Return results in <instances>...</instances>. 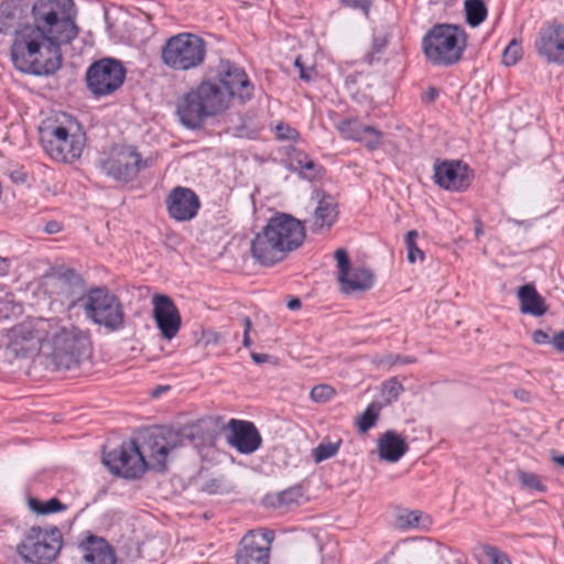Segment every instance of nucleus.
<instances>
[{"label": "nucleus", "instance_id": "15", "mask_svg": "<svg viewBox=\"0 0 564 564\" xmlns=\"http://www.w3.org/2000/svg\"><path fill=\"white\" fill-rule=\"evenodd\" d=\"M433 170L435 183L446 191L463 192L473 180L469 166L460 160L436 161Z\"/></svg>", "mask_w": 564, "mask_h": 564}, {"label": "nucleus", "instance_id": "11", "mask_svg": "<svg viewBox=\"0 0 564 564\" xmlns=\"http://www.w3.org/2000/svg\"><path fill=\"white\" fill-rule=\"evenodd\" d=\"M124 78L126 68L115 58H101L86 72L87 87L95 96L111 95L122 86Z\"/></svg>", "mask_w": 564, "mask_h": 564}, {"label": "nucleus", "instance_id": "35", "mask_svg": "<svg viewBox=\"0 0 564 564\" xmlns=\"http://www.w3.org/2000/svg\"><path fill=\"white\" fill-rule=\"evenodd\" d=\"M341 441L337 442H322L312 451V456L315 463H322L328 458L334 457L339 448Z\"/></svg>", "mask_w": 564, "mask_h": 564}, {"label": "nucleus", "instance_id": "63", "mask_svg": "<svg viewBox=\"0 0 564 564\" xmlns=\"http://www.w3.org/2000/svg\"><path fill=\"white\" fill-rule=\"evenodd\" d=\"M166 389H167V387H161L160 391H163V390H166Z\"/></svg>", "mask_w": 564, "mask_h": 564}, {"label": "nucleus", "instance_id": "9", "mask_svg": "<svg viewBox=\"0 0 564 564\" xmlns=\"http://www.w3.org/2000/svg\"><path fill=\"white\" fill-rule=\"evenodd\" d=\"M205 42L192 33L170 37L162 47L163 63L174 70H188L199 66L205 58Z\"/></svg>", "mask_w": 564, "mask_h": 564}, {"label": "nucleus", "instance_id": "47", "mask_svg": "<svg viewBox=\"0 0 564 564\" xmlns=\"http://www.w3.org/2000/svg\"><path fill=\"white\" fill-rule=\"evenodd\" d=\"M341 4L347 8L359 9L365 15H368L372 0H341Z\"/></svg>", "mask_w": 564, "mask_h": 564}, {"label": "nucleus", "instance_id": "42", "mask_svg": "<svg viewBox=\"0 0 564 564\" xmlns=\"http://www.w3.org/2000/svg\"><path fill=\"white\" fill-rule=\"evenodd\" d=\"M335 259L337 261V280H344L348 271H350V261L347 251L341 248L337 249L335 251Z\"/></svg>", "mask_w": 564, "mask_h": 564}, {"label": "nucleus", "instance_id": "16", "mask_svg": "<svg viewBox=\"0 0 564 564\" xmlns=\"http://www.w3.org/2000/svg\"><path fill=\"white\" fill-rule=\"evenodd\" d=\"M534 47L539 56L550 64L564 65V25L549 23L536 35Z\"/></svg>", "mask_w": 564, "mask_h": 564}, {"label": "nucleus", "instance_id": "7", "mask_svg": "<svg viewBox=\"0 0 564 564\" xmlns=\"http://www.w3.org/2000/svg\"><path fill=\"white\" fill-rule=\"evenodd\" d=\"M85 316L108 332L124 327L126 314L120 299L105 286L91 288L80 299Z\"/></svg>", "mask_w": 564, "mask_h": 564}, {"label": "nucleus", "instance_id": "21", "mask_svg": "<svg viewBox=\"0 0 564 564\" xmlns=\"http://www.w3.org/2000/svg\"><path fill=\"white\" fill-rule=\"evenodd\" d=\"M196 91L208 117L226 110L232 99L230 93L219 82H203Z\"/></svg>", "mask_w": 564, "mask_h": 564}, {"label": "nucleus", "instance_id": "26", "mask_svg": "<svg viewBox=\"0 0 564 564\" xmlns=\"http://www.w3.org/2000/svg\"><path fill=\"white\" fill-rule=\"evenodd\" d=\"M517 294L520 302V312L522 314L540 317L547 312L545 300L532 284L520 286Z\"/></svg>", "mask_w": 564, "mask_h": 564}, {"label": "nucleus", "instance_id": "22", "mask_svg": "<svg viewBox=\"0 0 564 564\" xmlns=\"http://www.w3.org/2000/svg\"><path fill=\"white\" fill-rule=\"evenodd\" d=\"M176 113L181 122L191 129L199 127L208 117L196 89L191 90L177 102Z\"/></svg>", "mask_w": 564, "mask_h": 564}, {"label": "nucleus", "instance_id": "55", "mask_svg": "<svg viewBox=\"0 0 564 564\" xmlns=\"http://www.w3.org/2000/svg\"><path fill=\"white\" fill-rule=\"evenodd\" d=\"M417 237H419V234L416 230L408 231V234L405 236V245L415 243Z\"/></svg>", "mask_w": 564, "mask_h": 564}, {"label": "nucleus", "instance_id": "33", "mask_svg": "<svg viewBox=\"0 0 564 564\" xmlns=\"http://www.w3.org/2000/svg\"><path fill=\"white\" fill-rule=\"evenodd\" d=\"M416 359L411 356H403L400 354H386V355H376L372 357L371 362L378 367L383 369H391L397 365H409L414 364Z\"/></svg>", "mask_w": 564, "mask_h": 564}, {"label": "nucleus", "instance_id": "48", "mask_svg": "<svg viewBox=\"0 0 564 564\" xmlns=\"http://www.w3.org/2000/svg\"><path fill=\"white\" fill-rule=\"evenodd\" d=\"M408 250V260L414 263L416 260H424V252L415 243L405 245Z\"/></svg>", "mask_w": 564, "mask_h": 564}, {"label": "nucleus", "instance_id": "3", "mask_svg": "<svg viewBox=\"0 0 564 564\" xmlns=\"http://www.w3.org/2000/svg\"><path fill=\"white\" fill-rule=\"evenodd\" d=\"M32 14L34 22L43 29L45 37L59 48L62 44H69L78 35L73 0H36Z\"/></svg>", "mask_w": 564, "mask_h": 564}, {"label": "nucleus", "instance_id": "44", "mask_svg": "<svg viewBox=\"0 0 564 564\" xmlns=\"http://www.w3.org/2000/svg\"><path fill=\"white\" fill-rule=\"evenodd\" d=\"M335 394L334 388L328 384H317L311 390V398L318 403L329 401Z\"/></svg>", "mask_w": 564, "mask_h": 564}, {"label": "nucleus", "instance_id": "56", "mask_svg": "<svg viewBox=\"0 0 564 564\" xmlns=\"http://www.w3.org/2000/svg\"><path fill=\"white\" fill-rule=\"evenodd\" d=\"M9 271V263L7 259L0 257V275L7 274Z\"/></svg>", "mask_w": 564, "mask_h": 564}, {"label": "nucleus", "instance_id": "51", "mask_svg": "<svg viewBox=\"0 0 564 564\" xmlns=\"http://www.w3.org/2000/svg\"><path fill=\"white\" fill-rule=\"evenodd\" d=\"M553 347L561 352H564V330L555 334L551 339Z\"/></svg>", "mask_w": 564, "mask_h": 564}, {"label": "nucleus", "instance_id": "5", "mask_svg": "<svg viewBox=\"0 0 564 564\" xmlns=\"http://www.w3.org/2000/svg\"><path fill=\"white\" fill-rule=\"evenodd\" d=\"M466 44L464 29L448 23L435 24L422 39L425 57L436 66H451L459 62Z\"/></svg>", "mask_w": 564, "mask_h": 564}, {"label": "nucleus", "instance_id": "14", "mask_svg": "<svg viewBox=\"0 0 564 564\" xmlns=\"http://www.w3.org/2000/svg\"><path fill=\"white\" fill-rule=\"evenodd\" d=\"M274 534L270 530H251L240 541L236 564H269Z\"/></svg>", "mask_w": 564, "mask_h": 564}, {"label": "nucleus", "instance_id": "54", "mask_svg": "<svg viewBox=\"0 0 564 564\" xmlns=\"http://www.w3.org/2000/svg\"><path fill=\"white\" fill-rule=\"evenodd\" d=\"M251 358L256 364H263L268 361L269 355L267 354H258V352H251Z\"/></svg>", "mask_w": 564, "mask_h": 564}, {"label": "nucleus", "instance_id": "12", "mask_svg": "<svg viewBox=\"0 0 564 564\" xmlns=\"http://www.w3.org/2000/svg\"><path fill=\"white\" fill-rule=\"evenodd\" d=\"M102 459L113 474L128 479L140 478L148 468V463L135 441L123 443L120 447L104 453Z\"/></svg>", "mask_w": 564, "mask_h": 564}, {"label": "nucleus", "instance_id": "29", "mask_svg": "<svg viewBox=\"0 0 564 564\" xmlns=\"http://www.w3.org/2000/svg\"><path fill=\"white\" fill-rule=\"evenodd\" d=\"M20 9L13 1H3L0 4V33L7 34L19 23Z\"/></svg>", "mask_w": 564, "mask_h": 564}, {"label": "nucleus", "instance_id": "1", "mask_svg": "<svg viewBox=\"0 0 564 564\" xmlns=\"http://www.w3.org/2000/svg\"><path fill=\"white\" fill-rule=\"evenodd\" d=\"M11 59L21 73L47 76L62 66V50L53 45L36 22L25 24L14 32Z\"/></svg>", "mask_w": 564, "mask_h": 564}, {"label": "nucleus", "instance_id": "10", "mask_svg": "<svg viewBox=\"0 0 564 564\" xmlns=\"http://www.w3.org/2000/svg\"><path fill=\"white\" fill-rule=\"evenodd\" d=\"M62 543L63 536L58 528L32 527L17 550L26 562L48 564L55 560Z\"/></svg>", "mask_w": 564, "mask_h": 564}, {"label": "nucleus", "instance_id": "40", "mask_svg": "<svg viewBox=\"0 0 564 564\" xmlns=\"http://www.w3.org/2000/svg\"><path fill=\"white\" fill-rule=\"evenodd\" d=\"M522 57V47L520 43L513 39L509 42L502 54V62L507 66L517 64Z\"/></svg>", "mask_w": 564, "mask_h": 564}, {"label": "nucleus", "instance_id": "30", "mask_svg": "<svg viewBox=\"0 0 564 564\" xmlns=\"http://www.w3.org/2000/svg\"><path fill=\"white\" fill-rule=\"evenodd\" d=\"M432 520L429 516H423L419 510H405L397 518V524L401 529H415L422 527L429 529Z\"/></svg>", "mask_w": 564, "mask_h": 564}, {"label": "nucleus", "instance_id": "28", "mask_svg": "<svg viewBox=\"0 0 564 564\" xmlns=\"http://www.w3.org/2000/svg\"><path fill=\"white\" fill-rule=\"evenodd\" d=\"M84 557L91 564H116L115 552L104 539H89Z\"/></svg>", "mask_w": 564, "mask_h": 564}, {"label": "nucleus", "instance_id": "32", "mask_svg": "<svg viewBox=\"0 0 564 564\" xmlns=\"http://www.w3.org/2000/svg\"><path fill=\"white\" fill-rule=\"evenodd\" d=\"M367 124L360 122L357 118H347L336 123V129L344 139L359 141Z\"/></svg>", "mask_w": 564, "mask_h": 564}, {"label": "nucleus", "instance_id": "37", "mask_svg": "<svg viewBox=\"0 0 564 564\" xmlns=\"http://www.w3.org/2000/svg\"><path fill=\"white\" fill-rule=\"evenodd\" d=\"M379 410L377 403H371L367 406L364 413L358 417L357 425L361 433L368 432L372 426H375L378 417Z\"/></svg>", "mask_w": 564, "mask_h": 564}, {"label": "nucleus", "instance_id": "61", "mask_svg": "<svg viewBox=\"0 0 564 564\" xmlns=\"http://www.w3.org/2000/svg\"><path fill=\"white\" fill-rule=\"evenodd\" d=\"M553 460L564 467V455L553 456Z\"/></svg>", "mask_w": 564, "mask_h": 564}, {"label": "nucleus", "instance_id": "18", "mask_svg": "<svg viewBox=\"0 0 564 564\" xmlns=\"http://www.w3.org/2000/svg\"><path fill=\"white\" fill-rule=\"evenodd\" d=\"M169 216L176 221H189L196 217L200 202L196 193L183 186L174 187L165 199Z\"/></svg>", "mask_w": 564, "mask_h": 564}, {"label": "nucleus", "instance_id": "43", "mask_svg": "<svg viewBox=\"0 0 564 564\" xmlns=\"http://www.w3.org/2000/svg\"><path fill=\"white\" fill-rule=\"evenodd\" d=\"M481 550L486 558L490 562V564H511L507 554L495 546L482 545Z\"/></svg>", "mask_w": 564, "mask_h": 564}, {"label": "nucleus", "instance_id": "17", "mask_svg": "<svg viewBox=\"0 0 564 564\" xmlns=\"http://www.w3.org/2000/svg\"><path fill=\"white\" fill-rule=\"evenodd\" d=\"M226 441L238 453L245 455L254 453L262 444V437L256 425L237 419H231L227 423Z\"/></svg>", "mask_w": 564, "mask_h": 564}, {"label": "nucleus", "instance_id": "41", "mask_svg": "<svg viewBox=\"0 0 564 564\" xmlns=\"http://www.w3.org/2000/svg\"><path fill=\"white\" fill-rule=\"evenodd\" d=\"M403 391L402 384L395 379H389L382 384V398L387 403L397 401Z\"/></svg>", "mask_w": 564, "mask_h": 564}, {"label": "nucleus", "instance_id": "27", "mask_svg": "<svg viewBox=\"0 0 564 564\" xmlns=\"http://www.w3.org/2000/svg\"><path fill=\"white\" fill-rule=\"evenodd\" d=\"M373 274L368 268L359 267L348 271L346 279L339 280L344 293L367 291L373 285Z\"/></svg>", "mask_w": 564, "mask_h": 564}, {"label": "nucleus", "instance_id": "23", "mask_svg": "<svg viewBox=\"0 0 564 564\" xmlns=\"http://www.w3.org/2000/svg\"><path fill=\"white\" fill-rule=\"evenodd\" d=\"M288 166L303 178L315 181L322 176L323 167L315 163L304 151L290 147L286 150Z\"/></svg>", "mask_w": 564, "mask_h": 564}, {"label": "nucleus", "instance_id": "31", "mask_svg": "<svg viewBox=\"0 0 564 564\" xmlns=\"http://www.w3.org/2000/svg\"><path fill=\"white\" fill-rule=\"evenodd\" d=\"M466 22L473 26H478L487 17V7L482 0H466L464 2Z\"/></svg>", "mask_w": 564, "mask_h": 564}, {"label": "nucleus", "instance_id": "46", "mask_svg": "<svg viewBox=\"0 0 564 564\" xmlns=\"http://www.w3.org/2000/svg\"><path fill=\"white\" fill-rule=\"evenodd\" d=\"M275 132L280 140H295L299 138V132L294 128L284 123L276 124Z\"/></svg>", "mask_w": 564, "mask_h": 564}, {"label": "nucleus", "instance_id": "20", "mask_svg": "<svg viewBox=\"0 0 564 564\" xmlns=\"http://www.w3.org/2000/svg\"><path fill=\"white\" fill-rule=\"evenodd\" d=\"M219 83L230 93V96L237 97L246 102L253 97V85L248 78L246 72L229 61H221L219 64Z\"/></svg>", "mask_w": 564, "mask_h": 564}, {"label": "nucleus", "instance_id": "52", "mask_svg": "<svg viewBox=\"0 0 564 564\" xmlns=\"http://www.w3.org/2000/svg\"><path fill=\"white\" fill-rule=\"evenodd\" d=\"M62 230V225L57 221H48L45 225V231L47 234H57Z\"/></svg>", "mask_w": 564, "mask_h": 564}, {"label": "nucleus", "instance_id": "2", "mask_svg": "<svg viewBox=\"0 0 564 564\" xmlns=\"http://www.w3.org/2000/svg\"><path fill=\"white\" fill-rule=\"evenodd\" d=\"M304 239L303 223L289 214L279 213L253 237L251 254L261 265L271 267L300 248Z\"/></svg>", "mask_w": 564, "mask_h": 564}, {"label": "nucleus", "instance_id": "6", "mask_svg": "<svg viewBox=\"0 0 564 564\" xmlns=\"http://www.w3.org/2000/svg\"><path fill=\"white\" fill-rule=\"evenodd\" d=\"M41 139L46 153L57 162L72 163L80 158L86 134L73 118L64 116V121L46 124L41 130Z\"/></svg>", "mask_w": 564, "mask_h": 564}, {"label": "nucleus", "instance_id": "53", "mask_svg": "<svg viewBox=\"0 0 564 564\" xmlns=\"http://www.w3.org/2000/svg\"><path fill=\"white\" fill-rule=\"evenodd\" d=\"M438 96V91L436 88L434 87H431L429 88V90L424 94L423 96V100L426 101V102H432L436 99V97Z\"/></svg>", "mask_w": 564, "mask_h": 564}, {"label": "nucleus", "instance_id": "62", "mask_svg": "<svg viewBox=\"0 0 564 564\" xmlns=\"http://www.w3.org/2000/svg\"><path fill=\"white\" fill-rule=\"evenodd\" d=\"M481 234V229L480 228H477L476 229V235H480Z\"/></svg>", "mask_w": 564, "mask_h": 564}, {"label": "nucleus", "instance_id": "49", "mask_svg": "<svg viewBox=\"0 0 564 564\" xmlns=\"http://www.w3.org/2000/svg\"><path fill=\"white\" fill-rule=\"evenodd\" d=\"M295 66L299 68L300 70V77L301 79L305 80V82H310L312 80V73H313V69H306L304 67V64L302 63L301 58L297 57L295 59Z\"/></svg>", "mask_w": 564, "mask_h": 564}, {"label": "nucleus", "instance_id": "57", "mask_svg": "<svg viewBox=\"0 0 564 564\" xmlns=\"http://www.w3.org/2000/svg\"><path fill=\"white\" fill-rule=\"evenodd\" d=\"M514 395H516V398H518L522 401L529 400V393L525 390H516Z\"/></svg>", "mask_w": 564, "mask_h": 564}, {"label": "nucleus", "instance_id": "50", "mask_svg": "<svg viewBox=\"0 0 564 564\" xmlns=\"http://www.w3.org/2000/svg\"><path fill=\"white\" fill-rule=\"evenodd\" d=\"M531 337L533 343L538 345L551 343L549 335L542 329L534 330Z\"/></svg>", "mask_w": 564, "mask_h": 564}, {"label": "nucleus", "instance_id": "8", "mask_svg": "<svg viewBox=\"0 0 564 564\" xmlns=\"http://www.w3.org/2000/svg\"><path fill=\"white\" fill-rule=\"evenodd\" d=\"M186 440H192V434L186 433L185 429L177 431L172 427H156L143 435L139 451L147 460L148 468L163 471L169 453L182 446Z\"/></svg>", "mask_w": 564, "mask_h": 564}, {"label": "nucleus", "instance_id": "36", "mask_svg": "<svg viewBox=\"0 0 564 564\" xmlns=\"http://www.w3.org/2000/svg\"><path fill=\"white\" fill-rule=\"evenodd\" d=\"M304 498V492L300 486L291 487L278 495V506L291 508L299 506Z\"/></svg>", "mask_w": 564, "mask_h": 564}, {"label": "nucleus", "instance_id": "39", "mask_svg": "<svg viewBox=\"0 0 564 564\" xmlns=\"http://www.w3.org/2000/svg\"><path fill=\"white\" fill-rule=\"evenodd\" d=\"M382 139L383 134L381 131L372 126H367L358 142H362L369 150L373 151L381 147Z\"/></svg>", "mask_w": 564, "mask_h": 564}, {"label": "nucleus", "instance_id": "60", "mask_svg": "<svg viewBox=\"0 0 564 564\" xmlns=\"http://www.w3.org/2000/svg\"><path fill=\"white\" fill-rule=\"evenodd\" d=\"M242 343H243L245 347H249L251 345V339H250L249 333H243Z\"/></svg>", "mask_w": 564, "mask_h": 564}, {"label": "nucleus", "instance_id": "4", "mask_svg": "<svg viewBox=\"0 0 564 564\" xmlns=\"http://www.w3.org/2000/svg\"><path fill=\"white\" fill-rule=\"evenodd\" d=\"M40 330L45 332L52 341L51 358L56 369L77 367L90 354L88 335L73 325L67 327L57 322H45Z\"/></svg>", "mask_w": 564, "mask_h": 564}, {"label": "nucleus", "instance_id": "25", "mask_svg": "<svg viewBox=\"0 0 564 564\" xmlns=\"http://www.w3.org/2000/svg\"><path fill=\"white\" fill-rule=\"evenodd\" d=\"M408 452L405 440L393 430L383 433L378 440L379 456L390 463L398 462Z\"/></svg>", "mask_w": 564, "mask_h": 564}, {"label": "nucleus", "instance_id": "24", "mask_svg": "<svg viewBox=\"0 0 564 564\" xmlns=\"http://www.w3.org/2000/svg\"><path fill=\"white\" fill-rule=\"evenodd\" d=\"M317 206L314 210L311 228L318 231L324 228L329 229L336 221L338 216L337 203L335 198L325 193H316Z\"/></svg>", "mask_w": 564, "mask_h": 564}, {"label": "nucleus", "instance_id": "59", "mask_svg": "<svg viewBox=\"0 0 564 564\" xmlns=\"http://www.w3.org/2000/svg\"><path fill=\"white\" fill-rule=\"evenodd\" d=\"M251 321L249 317H245L243 318V333H250V329H251Z\"/></svg>", "mask_w": 564, "mask_h": 564}, {"label": "nucleus", "instance_id": "34", "mask_svg": "<svg viewBox=\"0 0 564 564\" xmlns=\"http://www.w3.org/2000/svg\"><path fill=\"white\" fill-rule=\"evenodd\" d=\"M29 506L34 512L39 514H48L66 509V507L57 498H52L45 502L35 498H31L29 499Z\"/></svg>", "mask_w": 564, "mask_h": 564}, {"label": "nucleus", "instance_id": "38", "mask_svg": "<svg viewBox=\"0 0 564 564\" xmlns=\"http://www.w3.org/2000/svg\"><path fill=\"white\" fill-rule=\"evenodd\" d=\"M518 477L521 486L525 489L540 492H544L546 490V487L543 485L540 477L533 473L518 470Z\"/></svg>", "mask_w": 564, "mask_h": 564}, {"label": "nucleus", "instance_id": "19", "mask_svg": "<svg viewBox=\"0 0 564 564\" xmlns=\"http://www.w3.org/2000/svg\"><path fill=\"white\" fill-rule=\"evenodd\" d=\"M153 317L158 328L165 339H173L182 324L180 312L172 299L164 294L152 297Z\"/></svg>", "mask_w": 564, "mask_h": 564}, {"label": "nucleus", "instance_id": "58", "mask_svg": "<svg viewBox=\"0 0 564 564\" xmlns=\"http://www.w3.org/2000/svg\"><path fill=\"white\" fill-rule=\"evenodd\" d=\"M288 307L290 310H297V308L301 307V301L299 299L294 297V299L289 301Z\"/></svg>", "mask_w": 564, "mask_h": 564}, {"label": "nucleus", "instance_id": "13", "mask_svg": "<svg viewBox=\"0 0 564 564\" xmlns=\"http://www.w3.org/2000/svg\"><path fill=\"white\" fill-rule=\"evenodd\" d=\"M145 167L140 153L131 147L113 149L109 158L101 163L102 171L120 182L135 178L141 169Z\"/></svg>", "mask_w": 564, "mask_h": 564}, {"label": "nucleus", "instance_id": "45", "mask_svg": "<svg viewBox=\"0 0 564 564\" xmlns=\"http://www.w3.org/2000/svg\"><path fill=\"white\" fill-rule=\"evenodd\" d=\"M56 282L61 285H64V284H74V285H82L83 283V279L82 276L76 273L74 270H66L62 273H59L57 276H56Z\"/></svg>", "mask_w": 564, "mask_h": 564}]
</instances>
